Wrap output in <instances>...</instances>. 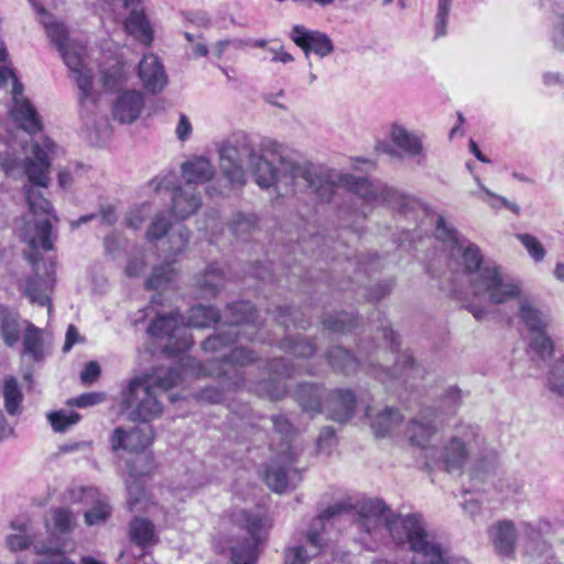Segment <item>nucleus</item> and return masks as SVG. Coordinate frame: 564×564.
Returning a JSON list of instances; mask_svg holds the SVG:
<instances>
[{"label": "nucleus", "instance_id": "f257e3e1", "mask_svg": "<svg viewBox=\"0 0 564 564\" xmlns=\"http://www.w3.org/2000/svg\"><path fill=\"white\" fill-rule=\"evenodd\" d=\"M4 147L6 149L0 152V165L4 173L14 176L23 171L29 180V183L23 186L29 214L23 218L24 224L20 235L32 249L25 252V258L31 263L34 275L21 281L19 290L31 303L47 306L50 313L54 272L46 267L35 251L37 249L48 251L54 247L51 220H57V217L53 214L51 202L43 196L40 188L47 187L50 183L51 156L55 153L56 145L51 139L43 138L41 143L32 144L31 154H28L25 145H22L23 160L13 144Z\"/></svg>", "mask_w": 564, "mask_h": 564}, {"label": "nucleus", "instance_id": "f03ea898", "mask_svg": "<svg viewBox=\"0 0 564 564\" xmlns=\"http://www.w3.org/2000/svg\"><path fill=\"white\" fill-rule=\"evenodd\" d=\"M248 170L254 182L262 188L276 183L310 188L322 200H329L339 187L354 193L367 204H399L400 212L409 216V212L417 206L411 197L401 196L397 191L380 183H371L367 178L351 174H343L336 170L314 165L280 154L279 166L265 160L256 151L254 160H250Z\"/></svg>", "mask_w": 564, "mask_h": 564}, {"label": "nucleus", "instance_id": "7ed1b4c3", "mask_svg": "<svg viewBox=\"0 0 564 564\" xmlns=\"http://www.w3.org/2000/svg\"><path fill=\"white\" fill-rule=\"evenodd\" d=\"M355 511L356 523L361 531L376 534L387 530L397 543H409L411 551L414 542H419L425 532V523L417 514H395L378 498L364 499L352 502L351 498L337 501L327 507L316 519L307 532V540L318 551L321 547L319 530L325 519H332L343 512Z\"/></svg>", "mask_w": 564, "mask_h": 564}, {"label": "nucleus", "instance_id": "20e7f679", "mask_svg": "<svg viewBox=\"0 0 564 564\" xmlns=\"http://www.w3.org/2000/svg\"><path fill=\"white\" fill-rule=\"evenodd\" d=\"M455 251L462 256L469 286L475 296H487L492 304H503L520 295L518 282L505 278L500 267L495 262L485 261L476 245L460 243Z\"/></svg>", "mask_w": 564, "mask_h": 564}, {"label": "nucleus", "instance_id": "39448f33", "mask_svg": "<svg viewBox=\"0 0 564 564\" xmlns=\"http://www.w3.org/2000/svg\"><path fill=\"white\" fill-rule=\"evenodd\" d=\"M478 429L469 424H459L454 433L440 447L430 448L425 454V466L431 470L448 474H462L474 445L477 443Z\"/></svg>", "mask_w": 564, "mask_h": 564}, {"label": "nucleus", "instance_id": "423d86ee", "mask_svg": "<svg viewBox=\"0 0 564 564\" xmlns=\"http://www.w3.org/2000/svg\"><path fill=\"white\" fill-rule=\"evenodd\" d=\"M256 158V148L245 133H236L219 148V166L228 182L236 186L246 183V166Z\"/></svg>", "mask_w": 564, "mask_h": 564}, {"label": "nucleus", "instance_id": "0eeeda50", "mask_svg": "<svg viewBox=\"0 0 564 564\" xmlns=\"http://www.w3.org/2000/svg\"><path fill=\"white\" fill-rule=\"evenodd\" d=\"M122 403L131 421L148 422L162 414L163 408L151 380L135 378L130 381L122 395Z\"/></svg>", "mask_w": 564, "mask_h": 564}, {"label": "nucleus", "instance_id": "6e6552de", "mask_svg": "<svg viewBox=\"0 0 564 564\" xmlns=\"http://www.w3.org/2000/svg\"><path fill=\"white\" fill-rule=\"evenodd\" d=\"M12 82L11 116L19 127L30 135L42 130V120L31 101L23 96V85L18 80L13 70L7 66H0V87Z\"/></svg>", "mask_w": 564, "mask_h": 564}, {"label": "nucleus", "instance_id": "1a4fd4ad", "mask_svg": "<svg viewBox=\"0 0 564 564\" xmlns=\"http://www.w3.org/2000/svg\"><path fill=\"white\" fill-rule=\"evenodd\" d=\"M225 315L230 325L227 329L219 330L203 341L202 347L205 351L220 350L240 336V325H249L256 322V311L250 302L241 301L229 304Z\"/></svg>", "mask_w": 564, "mask_h": 564}, {"label": "nucleus", "instance_id": "9d476101", "mask_svg": "<svg viewBox=\"0 0 564 564\" xmlns=\"http://www.w3.org/2000/svg\"><path fill=\"white\" fill-rule=\"evenodd\" d=\"M519 317L527 326L530 335L529 347L542 360L553 354V343L546 334L549 318L529 301L522 300L519 304Z\"/></svg>", "mask_w": 564, "mask_h": 564}, {"label": "nucleus", "instance_id": "9b49d317", "mask_svg": "<svg viewBox=\"0 0 564 564\" xmlns=\"http://www.w3.org/2000/svg\"><path fill=\"white\" fill-rule=\"evenodd\" d=\"M178 317V312L158 315L148 328V333L152 337L166 339L164 351L169 355L185 351L192 346V339L187 334V326Z\"/></svg>", "mask_w": 564, "mask_h": 564}, {"label": "nucleus", "instance_id": "f8f14e48", "mask_svg": "<svg viewBox=\"0 0 564 564\" xmlns=\"http://www.w3.org/2000/svg\"><path fill=\"white\" fill-rule=\"evenodd\" d=\"M239 516L251 540L232 546L231 561L234 564H253L257 560V547L265 540L267 520L259 513L246 510L241 511Z\"/></svg>", "mask_w": 564, "mask_h": 564}, {"label": "nucleus", "instance_id": "ddd939ff", "mask_svg": "<svg viewBox=\"0 0 564 564\" xmlns=\"http://www.w3.org/2000/svg\"><path fill=\"white\" fill-rule=\"evenodd\" d=\"M294 454L291 446L286 444V451L271 462L267 467L264 480L267 485L275 492H284L288 488H295L301 481V475L293 468Z\"/></svg>", "mask_w": 564, "mask_h": 564}, {"label": "nucleus", "instance_id": "4468645a", "mask_svg": "<svg viewBox=\"0 0 564 564\" xmlns=\"http://www.w3.org/2000/svg\"><path fill=\"white\" fill-rule=\"evenodd\" d=\"M58 51L80 90L79 101L83 104L90 96L93 80L91 69L84 62L85 50L67 43Z\"/></svg>", "mask_w": 564, "mask_h": 564}, {"label": "nucleus", "instance_id": "2eb2a0df", "mask_svg": "<svg viewBox=\"0 0 564 564\" xmlns=\"http://www.w3.org/2000/svg\"><path fill=\"white\" fill-rule=\"evenodd\" d=\"M372 373L382 383L400 381L413 387L414 380L424 377L425 369L415 362L412 355L402 352L398 356L392 370L380 367L378 370H373Z\"/></svg>", "mask_w": 564, "mask_h": 564}, {"label": "nucleus", "instance_id": "dca6fc26", "mask_svg": "<svg viewBox=\"0 0 564 564\" xmlns=\"http://www.w3.org/2000/svg\"><path fill=\"white\" fill-rule=\"evenodd\" d=\"M438 432L435 425V414L432 411H421L414 419H412L405 429V435L412 446L423 449L424 455L427 449L434 448L431 446V441Z\"/></svg>", "mask_w": 564, "mask_h": 564}, {"label": "nucleus", "instance_id": "f3484780", "mask_svg": "<svg viewBox=\"0 0 564 564\" xmlns=\"http://www.w3.org/2000/svg\"><path fill=\"white\" fill-rule=\"evenodd\" d=\"M414 543L412 564H469L463 557H446L442 546L426 530L420 541Z\"/></svg>", "mask_w": 564, "mask_h": 564}, {"label": "nucleus", "instance_id": "a211bd4d", "mask_svg": "<svg viewBox=\"0 0 564 564\" xmlns=\"http://www.w3.org/2000/svg\"><path fill=\"white\" fill-rule=\"evenodd\" d=\"M153 441V430L150 425L131 429L117 427L111 436L113 452L124 449L130 453L143 452Z\"/></svg>", "mask_w": 564, "mask_h": 564}, {"label": "nucleus", "instance_id": "6ab92c4d", "mask_svg": "<svg viewBox=\"0 0 564 564\" xmlns=\"http://www.w3.org/2000/svg\"><path fill=\"white\" fill-rule=\"evenodd\" d=\"M290 37L304 51L306 58L311 52L323 58L334 51V45L325 33L308 30L300 24L292 28Z\"/></svg>", "mask_w": 564, "mask_h": 564}, {"label": "nucleus", "instance_id": "aec40b11", "mask_svg": "<svg viewBox=\"0 0 564 564\" xmlns=\"http://www.w3.org/2000/svg\"><path fill=\"white\" fill-rule=\"evenodd\" d=\"M138 76L143 87L151 94L161 93L167 85V75L159 57L145 54L139 63Z\"/></svg>", "mask_w": 564, "mask_h": 564}, {"label": "nucleus", "instance_id": "412c9836", "mask_svg": "<svg viewBox=\"0 0 564 564\" xmlns=\"http://www.w3.org/2000/svg\"><path fill=\"white\" fill-rule=\"evenodd\" d=\"M253 360L254 356L252 351L242 346L236 347L230 351L229 355L224 356V358L220 360V365L216 375L230 377L229 386H232L234 388H240L245 384V379L242 373L235 367L249 365Z\"/></svg>", "mask_w": 564, "mask_h": 564}, {"label": "nucleus", "instance_id": "4be33fe9", "mask_svg": "<svg viewBox=\"0 0 564 564\" xmlns=\"http://www.w3.org/2000/svg\"><path fill=\"white\" fill-rule=\"evenodd\" d=\"M356 397L349 389H337L329 394L327 411L330 420L344 423L355 413Z\"/></svg>", "mask_w": 564, "mask_h": 564}, {"label": "nucleus", "instance_id": "5701e85b", "mask_svg": "<svg viewBox=\"0 0 564 564\" xmlns=\"http://www.w3.org/2000/svg\"><path fill=\"white\" fill-rule=\"evenodd\" d=\"M143 106L144 98L141 91H124L113 105V117L122 123H131L140 116Z\"/></svg>", "mask_w": 564, "mask_h": 564}, {"label": "nucleus", "instance_id": "b1692460", "mask_svg": "<svg viewBox=\"0 0 564 564\" xmlns=\"http://www.w3.org/2000/svg\"><path fill=\"white\" fill-rule=\"evenodd\" d=\"M366 416L370 421V426L377 437L390 435L403 421V415L398 409L386 406L381 411L372 414V409H366Z\"/></svg>", "mask_w": 564, "mask_h": 564}, {"label": "nucleus", "instance_id": "393cba45", "mask_svg": "<svg viewBox=\"0 0 564 564\" xmlns=\"http://www.w3.org/2000/svg\"><path fill=\"white\" fill-rule=\"evenodd\" d=\"M182 176L185 180V186L195 187L197 184H204L210 181L215 175V167L205 156H195L181 166Z\"/></svg>", "mask_w": 564, "mask_h": 564}, {"label": "nucleus", "instance_id": "a878e982", "mask_svg": "<svg viewBox=\"0 0 564 564\" xmlns=\"http://www.w3.org/2000/svg\"><path fill=\"white\" fill-rule=\"evenodd\" d=\"M202 199L196 188L192 186L177 187L172 197V210L180 219L192 216L200 207Z\"/></svg>", "mask_w": 564, "mask_h": 564}, {"label": "nucleus", "instance_id": "bb28decb", "mask_svg": "<svg viewBox=\"0 0 564 564\" xmlns=\"http://www.w3.org/2000/svg\"><path fill=\"white\" fill-rule=\"evenodd\" d=\"M390 138L392 143L409 156H419L423 152L422 137L399 122L391 124Z\"/></svg>", "mask_w": 564, "mask_h": 564}, {"label": "nucleus", "instance_id": "cd10ccee", "mask_svg": "<svg viewBox=\"0 0 564 564\" xmlns=\"http://www.w3.org/2000/svg\"><path fill=\"white\" fill-rule=\"evenodd\" d=\"M495 550L500 555H510L516 545L517 531L512 521L502 520L492 525L489 530Z\"/></svg>", "mask_w": 564, "mask_h": 564}, {"label": "nucleus", "instance_id": "c85d7f7f", "mask_svg": "<svg viewBox=\"0 0 564 564\" xmlns=\"http://www.w3.org/2000/svg\"><path fill=\"white\" fill-rule=\"evenodd\" d=\"M30 323L26 319L20 318L15 313L8 310L0 312V336L7 347H14L21 335L25 332V324Z\"/></svg>", "mask_w": 564, "mask_h": 564}, {"label": "nucleus", "instance_id": "c756f323", "mask_svg": "<svg viewBox=\"0 0 564 564\" xmlns=\"http://www.w3.org/2000/svg\"><path fill=\"white\" fill-rule=\"evenodd\" d=\"M10 528L14 531L6 536V546L11 552H20L29 549L31 545L42 544L36 541V535L31 531L28 521H12Z\"/></svg>", "mask_w": 564, "mask_h": 564}, {"label": "nucleus", "instance_id": "7c9ffc66", "mask_svg": "<svg viewBox=\"0 0 564 564\" xmlns=\"http://www.w3.org/2000/svg\"><path fill=\"white\" fill-rule=\"evenodd\" d=\"M124 29L128 34L132 35L144 45H150L153 41V31L141 10L132 9L131 14L124 22Z\"/></svg>", "mask_w": 564, "mask_h": 564}, {"label": "nucleus", "instance_id": "2f4dec72", "mask_svg": "<svg viewBox=\"0 0 564 564\" xmlns=\"http://www.w3.org/2000/svg\"><path fill=\"white\" fill-rule=\"evenodd\" d=\"M129 536L140 547H147L158 542L152 521L139 517L130 522Z\"/></svg>", "mask_w": 564, "mask_h": 564}, {"label": "nucleus", "instance_id": "473e14b6", "mask_svg": "<svg viewBox=\"0 0 564 564\" xmlns=\"http://www.w3.org/2000/svg\"><path fill=\"white\" fill-rule=\"evenodd\" d=\"M75 525L76 518L67 508L53 509L45 519V527L53 534L72 532Z\"/></svg>", "mask_w": 564, "mask_h": 564}, {"label": "nucleus", "instance_id": "72a5a7b5", "mask_svg": "<svg viewBox=\"0 0 564 564\" xmlns=\"http://www.w3.org/2000/svg\"><path fill=\"white\" fill-rule=\"evenodd\" d=\"M296 399L302 409L312 415L322 411L321 388L312 383H302L296 391Z\"/></svg>", "mask_w": 564, "mask_h": 564}, {"label": "nucleus", "instance_id": "f704fd0d", "mask_svg": "<svg viewBox=\"0 0 564 564\" xmlns=\"http://www.w3.org/2000/svg\"><path fill=\"white\" fill-rule=\"evenodd\" d=\"M23 354L31 357L34 361H41L44 358L42 330L32 323L25 324Z\"/></svg>", "mask_w": 564, "mask_h": 564}, {"label": "nucleus", "instance_id": "c9c22d12", "mask_svg": "<svg viewBox=\"0 0 564 564\" xmlns=\"http://www.w3.org/2000/svg\"><path fill=\"white\" fill-rule=\"evenodd\" d=\"M29 1L41 14V22L43 23L46 30L47 36L56 45L57 50H62L63 46L68 43L65 26L62 23L52 20V18L46 13L45 9L43 7L37 6L34 0Z\"/></svg>", "mask_w": 564, "mask_h": 564}, {"label": "nucleus", "instance_id": "e433bc0d", "mask_svg": "<svg viewBox=\"0 0 564 564\" xmlns=\"http://www.w3.org/2000/svg\"><path fill=\"white\" fill-rule=\"evenodd\" d=\"M129 474L133 478L131 482H127L128 500L127 505L130 511L138 512L147 507L145 491L137 477L145 474L144 471H137L132 466H129Z\"/></svg>", "mask_w": 564, "mask_h": 564}, {"label": "nucleus", "instance_id": "4c0bfd02", "mask_svg": "<svg viewBox=\"0 0 564 564\" xmlns=\"http://www.w3.org/2000/svg\"><path fill=\"white\" fill-rule=\"evenodd\" d=\"M126 66L119 59H112L100 70V80L106 90H115L119 88L126 80Z\"/></svg>", "mask_w": 564, "mask_h": 564}, {"label": "nucleus", "instance_id": "58836bf2", "mask_svg": "<svg viewBox=\"0 0 564 564\" xmlns=\"http://www.w3.org/2000/svg\"><path fill=\"white\" fill-rule=\"evenodd\" d=\"M329 365L337 371L349 373L355 371L358 365H364L366 360H358L345 350L343 347H334L327 352Z\"/></svg>", "mask_w": 564, "mask_h": 564}, {"label": "nucleus", "instance_id": "ea45409f", "mask_svg": "<svg viewBox=\"0 0 564 564\" xmlns=\"http://www.w3.org/2000/svg\"><path fill=\"white\" fill-rule=\"evenodd\" d=\"M197 285L206 296H214L224 285V273L215 264L209 265L206 271L197 278Z\"/></svg>", "mask_w": 564, "mask_h": 564}, {"label": "nucleus", "instance_id": "a19ab883", "mask_svg": "<svg viewBox=\"0 0 564 564\" xmlns=\"http://www.w3.org/2000/svg\"><path fill=\"white\" fill-rule=\"evenodd\" d=\"M3 399L7 412L15 415L21 412L23 394L14 377H8L3 382Z\"/></svg>", "mask_w": 564, "mask_h": 564}, {"label": "nucleus", "instance_id": "79ce46f5", "mask_svg": "<svg viewBox=\"0 0 564 564\" xmlns=\"http://www.w3.org/2000/svg\"><path fill=\"white\" fill-rule=\"evenodd\" d=\"M219 319V313L212 306L196 305L189 311L187 326L189 327H209Z\"/></svg>", "mask_w": 564, "mask_h": 564}, {"label": "nucleus", "instance_id": "37998d69", "mask_svg": "<svg viewBox=\"0 0 564 564\" xmlns=\"http://www.w3.org/2000/svg\"><path fill=\"white\" fill-rule=\"evenodd\" d=\"M541 2L557 15L552 31V42L558 50L564 51V0H541Z\"/></svg>", "mask_w": 564, "mask_h": 564}, {"label": "nucleus", "instance_id": "c03bdc74", "mask_svg": "<svg viewBox=\"0 0 564 564\" xmlns=\"http://www.w3.org/2000/svg\"><path fill=\"white\" fill-rule=\"evenodd\" d=\"M180 372L174 368L161 367L156 369L152 375L142 377L143 379L151 380V386L154 389H161L166 391L174 387L180 380Z\"/></svg>", "mask_w": 564, "mask_h": 564}, {"label": "nucleus", "instance_id": "a18cd8bd", "mask_svg": "<svg viewBox=\"0 0 564 564\" xmlns=\"http://www.w3.org/2000/svg\"><path fill=\"white\" fill-rule=\"evenodd\" d=\"M64 550L53 544H35V553L44 555L37 564H76L74 561L64 555Z\"/></svg>", "mask_w": 564, "mask_h": 564}, {"label": "nucleus", "instance_id": "49530a36", "mask_svg": "<svg viewBox=\"0 0 564 564\" xmlns=\"http://www.w3.org/2000/svg\"><path fill=\"white\" fill-rule=\"evenodd\" d=\"M228 227L234 236L239 239H245L248 234L252 232L257 228V218L253 215L237 213L232 215L228 223Z\"/></svg>", "mask_w": 564, "mask_h": 564}, {"label": "nucleus", "instance_id": "de8ad7c7", "mask_svg": "<svg viewBox=\"0 0 564 564\" xmlns=\"http://www.w3.org/2000/svg\"><path fill=\"white\" fill-rule=\"evenodd\" d=\"M47 420L55 432L62 433L77 424L80 415L74 411L58 410L47 413Z\"/></svg>", "mask_w": 564, "mask_h": 564}, {"label": "nucleus", "instance_id": "09e8293b", "mask_svg": "<svg viewBox=\"0 0 564 564\" xmlns=\"http://www.w3.org/2000/svg\"><path fill=\"white\" fill-rule=\"evenodd\" d=\"M282 349H284L286 352L301 357V358H307L313 355L315 351L314 346L312 343L305 340L304 338L296 336L292 337L288 335L283 343H282Z\"/></svg>", "mask_w": 564, "mask_h": 564}, {"label": "nucleus", "instance_id": "8fccbe9b", "mask_svg": "<svg viewBox=\"0 0 564 564\" xmlns=\"http://www.w3.org/2000/svg\"><path fill=\"white\" fill-rule=\"evenodd\" d=\"M175 272L170 263L155 268L151 276L147 280L145 286L149 290H159L165 288L173 279Z\"/></svg>", "mask_w": 564, "mask_h": 564}, {"label": "nucleus", "instance_id": "3c124183", "mask_svg": "<svg viewBox=\"0 0 564 564\" xmlns=\"http://www.w3.org/2000/svg\"><path fill=\"white\" fill-rule=\"evenodd\" d=\"M323 325L326 329L332 332L344 333L350 330L355 326V318L346 312H340L335 315L324 317Z\"/></svg>", "mask_w": 564, "mask_h": 564}, {"label": "nucleus", "instance_id": "603ef678", "mask_svg": "<svg viewBox=\"0 0 564 564\" xmlns=\"http://www.w3.org/2000/svg\"><path fill=\"white\" fill-rule=\"evenodd\" d=\"M476 181L481 192L484 193L480 198L491 208H499L500 206H503L516 215L520 214V207L516 203L509 202L506 197L492 193L489 188L480 183L479 178H476Z\"/></svg>", "mask_w": 564, "mask_h": 564}, {"label": "nucleus", "instance_id": "864d4df0", "mask_svg": "<svg viewBox=\"0 0 564 564\" xmlns=\"http://www.w3.org/2000/svg\"><path fill=\"white\" fill-rule=\"evenodd\" d=\"M516 238L525 248L529 256L535 261L540 262L545 257V249L539 239L530 234H517Z\"/></svg>", "mask_w": 564, "mask_h": 564}, {"label": "nucleus", "instance_id": "5fc2aeb1", "mask_svg": "<svg viewBox=\"0 0 564 564\" xmlns=\"http://www.w3.org/2000/svg\"><path fill=\"white\" fill-rule=\"evenodd\" d=\"M547 384L551 391L564 395V357L552 367L547 377Z\"/></svg>", "mask_w": 564, "mask_h": 564}, {"label": "nucleus", "instance_id": "6e6d98bb", "mask_svg": "<svg viewBox=\"0 0 564 564\" xmlns=\"http://www.w3.org/2000/svg\"><path fill=\"white\" fill-rule=\"evenodd\" d=\"M170 227L171 221L169 217L164 213L156 214L150 224L147 237L151 241L161 239L167 232Z\"/></svg>", "mask_w": 564, "mask_h": 564}, {"label": "nucleus", "instance_id": "4d7b16f0", "mask_svg": "<svg viewBox=\"0 0 564 564\" xmlns=\"http://www.w3.org/2000/svg\"><path fill=\"white\" fill-rule=\"evenodd\" d=\"M435 236L437 239L448 242L452 246V252H455V249L460 243L457 239V234L454 228L448 226L444 219V217L440 216L436 223Z\"/></svg>", "mask_w": 564, "mask_h": 564}, {"label": "nucleus", "instance_id": "13d9d810", "mask_svg": "<svg viewBox=\"0 0 564 564\" xmlns=\"http://www.w3.org/2000/svg\"><path fill=\"white\" fill-rule=\"evenodd\" d=\"M453 0H438L437 14L435 17V36H444L446 34V26L448 14Z\"/></svg>", "mask_w": 564, "mask_h": 564}, {"label": "nucleus", "instance_id": "bf43d9fd", "mask_svg": "<svg viewBox=\"0 0 564 564\" xmlns=\"http://www.w3.org/2000/svg\"><path fill=\"white\" fill-rule=\"evenodd\" d=\"M189 236H191L189 230L185 226H178L176 234H173L170 238L171 253L177 254V253L182 252L188 243Z\"/></svg>", "mask_w": 564, "mask_h": 564}, {"label": "nucleus", "instance_id": "052dcab7", "mask_svg": "<svg viewBox=\"0 0 564 564\" xmlns=\"http://www.w3.org/2000/svg\"><path fill=\"white\" fill-rule=\"evenodd\" d=\"M254 391L260 395H267L270 399H279L285 393V387L275 380L269 382H260L254 387Z\"/></svg>", "mask_w": 564, "mask_h": 564}, {"label": "nucleus", "instance_id": "680f3d73", "mask_svg": "<svg viewBox=\"0 0 564 564\" xmlns=\"http://www.w3.org/2000/svg\"><path fill=\"white\" fill-rule=\"evenodd\" d=\"M110 513V508L104 502H97L93 508L85 512V522L87 525H94L106 520Z\"/></svg>", "mask_w": 564, "mask_h": 564}, {"label": "nucleus", "instance_id": "e2e57ef3", "mask_svg": "<svg viewBox=\"0 0 564 564\" xmlns=\"http://www.w3.org/2000/svg\"><path fill=\"white\" fill-rule=\"evenodd\" d=\"M299 314V311L295 310V308H291V307H279L278 308V312H276V315H275V321L282 325L285 329H289L290 328V324L288 323V319L289 317H292V325L294 327H300V328H304V322L301 321V322H297L296 321V316Z\"/></svg>", "mask_w": 564, "mask_h": 564}, {"label": "nucleus", "instance_id": "0e129e2a", "mask_svg": "<svg viewBox=\"0 0 564 564\" xmlns=\"http://www.w3.org/2000/svg\"><path fill=\"white\" fill-rule=\"evenodd\" d=\"M271 420H272L274 430L278 433H280L282 436L283 447H284L283 451H286V444L290 445V442L288 438L292 433V425L284 415L272 416Z\"/></svg>", "mask_w": 564, "mask_h": 564}, {"label": "nucleus", "instance_id": "69168bd1", "mask_svg": "<svg viewBox=\"0 0 564 564\" xmlns=\"http://www.w3.org/2000/svg\"><path fill=\"white\" fill-rule=\"evenodd\" d=\"M105 400V395L99 392H88L84 393L72 401L68 402V404L76 405L78 408H86L90 405L98 404Z\"/></svg>", "mask_w": 564, "mask_h": 564}, {"label": "nucleus", "instance_id": "338daca9", "mask_svg": "<svg viewBox=\"0 0 564 564\" xmlns=\"http://www.w3.org/2000/svg\"><path fill=\"white\" fill-rule=\"evenodd\" d=\"M147 213L148 210L145 206L130 210L124 220L126 226L131 229H139L144 223Z\"/></svg>", "mask_w": 564, "mask_h": 564}, {"label": "nucleus", "instance_id": "774afa93", "mask_svg": "<svg viewBox=\"0 0 564 564\" xmlns=\"http://www.w3.org/2000/svg\"><path fill=\"white\" fill-rule=\"evenodd\" d=\"M308 555L303 546L290 547L285 551V564H306Z\"/></svg>", "mask_w": 564, "mask_h": 564}]
</instances>
